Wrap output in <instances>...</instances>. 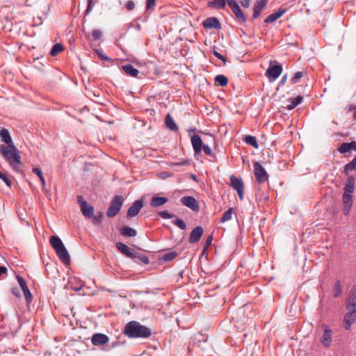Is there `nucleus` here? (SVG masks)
I'll return each mask as SVG.
<instances>
[{"label":"nucleus","instance_id":"obj_1","mask_svg":"<svg viewBox=\"0 0 356 356\" xmlns=\"http://www.w3.org/2000/svg\"><path fill=\"white\" fill-rule=\"evenodd\" d=\"M124 333L129 338H148L152 334V330L141 325L139 322L132 321L127 323Z\"/></svg>","mask_w":356,"mask_h":356},{"label":"nucleus","instance_id":"obj_2","mask_svg":"<svg viewBox=\"0 0 356 356\" xmlns=\"http://www.w3.org/2000/svg\"><path fill=\"white\" fill-rule=\"evenodd\" d=\"M0 154L8 161L14 170L17 172L19 171L21 156L15 145H0Z\"/></svg>","mask_w":356,"mask_h":356},{"label":"nucleus","instance_id":"obj_3","mask_svg":"<svg viewBox=\"0 0 356 356\" xmlns=\"http://www.w3.org/2000/svg\"><path fill=\"white\" fill-rule=\"evenodd\" d=\"M50 244L54 249L59 259L65 264L70 263V257L61 239L57 236L50 238Z\"/></svg>","mask_w":356,"mask_h":356},{"label":"nucleus","instance_id":"obj_4","mask_svg":"<svg viewBox=\"0 0 356 356\" xmlns=\"http://www.w3.org/2000/svg\"><path fill=\"white\" fill-rule=\"evenodd\" d=\"M355 190V181L353 179H348L344 187L343 194V212L347 215L353 205V193Z\"/></svg>","mask_w":356,"mask_h":356},{"label":"nucleus","instance_id":"obj_5","mask_svg":"<svg viewBox=\"0 0 356 356\" xmlns=\"http://www.w3.org/2000/svg\"><path fill=\"white\" fill-rule=\"evenodd\" d=\"M346 308L348 312L345 315L343 318L344 327L349 330L351 325L356 320V303L350 302L346 304Z\"/></svg>","mask_w":356,"mask_h":356},{"label":"nucleus","instance_id":"obj_6","mask_svg":"<svg viewBox=\"0 0 356 356\" xmlns=\"http://www.w3.org/2000/svg\"><path fill=\"white\" fill-rule=\"evenodd\" d=\"M123 204V198L121 195H115L111 200L106 215L109 218L115 216L120 211Z\"/></svg>","mask_w":356,"mask_h":356},{"label":"nucleus","instance_id":"obj_7","mask_svg":"<svg viewBox=\"0 0 356 356\" xmlns=\"http://www.w3.org/2000/svg\"><path fill=\"white\" fill-rule=\"evenodd\" d=\"M78 202L80 204L81 211L83 216L86 218H92L94 213V207L92 205L88 204L81 195L78 197Z\"/></svg>","mask_w":356,"mask_h":356},{"label":"nucleus","instance_id":"obj_8","mask_svg":"<svg viewBox=\"0 0 356 356\" xmlns=\"http://www.w3.org/2000/svg\"><path fill=\"white\" fill-rule=\"evenodd\" d=\"M254 173L259 183H264L268 179L266 170L258 162L254 164Z\"/></svg>","mask_w":356,"mask_h":356},{"label":"nucleus","instance_id":"obj_9","mask_svg":"<svg viewBox=\"0 0 356 356\" xmlns=\"http://www.w3.org/2000/svg\"><path fill=\"white\" fill-rule=\"evenodd\" d=\"M282 72V67L281 65H270L266 70L265 74L268 77L269 81L273 82L280 76Z\"/></svg>","mask_w":356,"mask_h":356},{"label":"nucleus","instance_id":"obj_10","mask_svg":"<svg viewBox=\"0 0 356 356\" xmlns=\"http://www.w3.org/2000/svg\"><path fill=\"white\" fill-rule=\"evenodd\" d=\"M231 186L236 191L238 195L241 200H243L244 195V184L241 178L232 176L230 177Z\"/></svg>","mask_w":356,"mask_h":356},{"label":"nucleus","instance_id":"obj_11","mask_svg":"<svg viewBox=\"0 0 356 356\" xmlns=\"http://www.w3.org/2000/svg\"><path fill=\"white\" fill-rule=\"evenodd\" d=\"M227 3L232 9V12L234 13L235 16L237 17V19L242 22H245L246 17L243 13L242 12V10H241L236 1L235 0H227Z\"/></svg>","mask_w":356,"mask_h":356},{"label":"nucleus","instance_id":"obj_12","mask_svg":"<svg viewBox=\"0 0 356 356\" xmlns=\"http://www.w3.org/2000/svg\"><path fill=\"white\" fill-rule=\"evenodd\" d=\"M180 202L193 211H198L200 210L198 202L192 196H184L181 198Z\"/></svg>","mask_w":356,"mask_h":356},{"label":"nucleus","instance_id":"obj_13","mask_svg":"<svg viewBox=\"0 0 356 356\" xmlns=\"http://www.w3.org/2000/svg\"><path fill=\"white\" fill-rule=\"evenodd\" d=\"M143 207V201L140 200H138L134 202L132 205L129 208L127 217L128 218H131L138 215L140 209Z\"/></svg>","mask_w":356,"mask_h":356},{"label":"nucleus","instance_id":"obj_14","mask_svg":"<svg viewBox=\"0 0 356 356\" xmlns=\"http://www.w3.org/2000/svg\"><path fill=\"white\" fill-rule=\"evenodd\" d=\"M192 147L194 151V155L200 154L202 152V147L203 146V141L200 136L194 134L191 138Z\"/></svg>","mask_w":356,"mask_h":356},{"label":"nucleus","instance_id":"obj_15","mask_svg":"<svg viewBox=\"0 0 356 356\" xmlns=\"http://www.w3.org/2000/svg\"><path fill=\"white\" fill-rule=\"evenodd\" d=\"M116 248L122 254L129 258L131 259L136 257L135 251L122 242H118L116 243Z\"/></svg>","mask_w":356,"mask_h":356},{"label":"nucleus","instance_id":"obj_16","mask_svg":"<svg viewBox=\"0 0 356 356\" xmlns=\"http://www.w3.org/2000/svg\"><path fill=\"white\" fill-rule=\"evenodd\" d=\"M108 341V337L102 333H95L91 338V342L94 346H102L107 343Z\"/></svg>","mask_w":356,"mask_h":356},{"label":"nucleus","instance_id":"obj_17","mask_svg":"<svg viewBox=\"0 0 356 356\" xmlns=\"http://www.w3.org/2000/svg\"><path fill=\"white\" fill-rule=\"evenodd\" d=\"M204 230L203 228L201 226H197L195 227L191 232L190 236H189V243H195L200 241L201 238L202 234H203Z\"/></svg>","mask_w":356,"mask_h":356},{"label":"nucleus","instance_id":"obj_18","mask_svg":"<svg viewBox=\"0 0 356 356\" xmlns=\"http://www.w3.org/2000/svg\"><path fill=\"white\" fill-rule=\"evenodd\" d=\"M324 332L321 339V342L325 347H329L332 342V330L325 325H323Z\"/></svg>","mask_w":356,"mask_h":356},{"label":"nucleus","instance_id":"obj_19","mask_svg":"<svg viewBox=\"0 0 356 356\" xmlns=\"http://www.w3.org/2000/svg\"><path fill=\"white\" fill-rule=\"evenodd\" d=\"M202 25L205 29H220L221 28L220 23L218 19L216 17H209L206 19L203 22Z\"/></svg>","mask_w":356,"mask_h":356},{"label":"nucleus","instance_id":"obj_20","mask_svg":"<svg viewBox=\"0 0 356 356\" xmlns=\"http://www.w3.org/2000/svg\"><path fill=\"white\" fill-rule=\"evenodd\" d=\"M339 152L341 154L346 153L350 150L356 151V142L343 143L339 147Z\"/></svg>","mask_w":356,"mask_h":356},{"label":"nucleus","instance_id":"obj_21","mask_svg":"<svg viewBox=\"0 0 356 356\" xmlns=\"http://www.w3.org/2000/svg\"><path fill=\"white\" fill-rule=\"evenodd\" d=\"M286 12L285 9L280 8L277 12L270 14L269 16H268L265 20V23H272L275 21H276L278 18L282 17Z\"/></svg>","mask_w":356,"mask_h":356},{"label":"nucleus","instance_id":"obj_22","mask_svg":"<svg viewBox=\"0 0 356 356\" xmlns=\"http://www.w3.org/2000/svg\"><path fill=\"white\" fill-rule=\"evenodd\" d=\"M0 137L2 142L7 144V145H14L10 134L8 129H2L0 130Z\"/></svg>","mask_w":356,"mask_h":356},{"label":"nucleus","instance_id":"obj_23","mask_svg":"<svg viewBox=\"0 0 356 356\" xmlns=\"http://www.w3.org/2000/svg\"><path fill=\"white\" fill-rule=\"evenodd\" d=\"M168 199L165 197H153L150 201V205L152 207H159L167 203Z\"/></svg>","mask_w":356,"mask_h":356},{"label":"nucleus","instance_id":"obj_24","mask_svg":"<svg viewBox=\"0 0 356 356\" xmlns=\"http://www.w3.org/2000/svg\"><path fill=\"white\" fill-rule=\"evenodd\" d=\"M122 69L124 73L132 77L137 76L139 73V71L130 64L123 65Z\"/></svg>","mask_w":356,"mask_h":356},{"label":"nucleus","instance_id":"obj_25","mask_svg":"<svg viewBox=\"0 0 356 356\" xmlns=\"http://www.w3.org/2000/svg\"><path fill=\"white\" fill-rule=\"evenodd\" d=\"M120 232L122 236L127 237H134L137 234L136 229L128 226L121 227Z\"/></svg>","mask_w":356,"mask_h":356},{"label":"nucleus","instance_id":"obj_26","mask_svg":"<svg viewBox=\"0 0 356 356\" xmlns=\"http://www.w3.org/2000/svg\"><path fill=\"white\" fill-rule=\"evenodd\" d=\"M165 124L166 127L171 131L178 130V126L177 125L174 119L170 114H168L165 117Z\"/></svg>","mask_w":356,"mask_h":356},{"label":"nucleus","instance_id":"obj_27","mask_svg":"<svg viewBox=\"0 0 356 356\" xmlns=\"http://www.w3.org/2000/svg\"><path fill=\"white\" fill-rule=\"evenodd\" d=\"M227 0H213L208 3V6L211 8L218 9H223L226 6Z\"/></svg>","mask_w":356,"mask_h":356},{"label":"nucleus","instance_id":"obj_28","mask_svg":"<svg viewBox=\"0 0 356 356\" xmlns=\"http://www.w3.org/2000/svg\"><path fill=\"white\" fill-rule=\"evenodd\" d=\"M244 141L247 144L252 146L255 149L259 148V144L257 143V140L256 137H254V136H252L250 135L246 136L244 138Z\"/></svg>","mask_w":356,"mask_h":356},{"label":"nucleus","instance_id":"obj_29","mask_svg":"<svg viewBox=\"0 0 356 356\" xmlns=\"http://www.w3.org/2000/svg\"><path fill=\"white\" fill-rule=\"evenodd\" d=\"M342 293V286L340 280L337 281L334 283L333 288V296L334 298H338L341 296Z\"/></svg>","mask_w":356,"mask_h":356},{"label":"nucleus","instance_id":"obj_30","mask_svg":"<svg viewBox=\"0 0 356 356\" xmlns=\"http://www.w3.org/2000/svg\"><path fill=\"white\" fill-rule=\"evenodd\" d=\"M302 97L297 96L295 99H291L290 104L286 106L288 110H292L295 108L298 104L302 102Z\"/></svg>","mask_w":356,"mask_h":356},{"label":"nucleus","instance_id":"obj_31","mask_svg":"<svg viewBox=\"0 0 356 356\" xmlns=\"http://www.w3.org/2000/svg\"><path fill=\"white\" fill-rule=\"evenodd\" d=\"M215 81L220 86H225L228 83V79L225 75L219 74L215 77Z\"/></svg>","mask_w":356,"mask_h":356},{"label":"nucleus","instance_id":"obj_32","mask_svg":"<svg viewBox=\"0 0 356 356\" xmlns=\"http://www.w3.org/2000/svg\"><path fill=\"white\" fill-rule=\"evenodd\" d=\"M133 259H134V261L136 262L140 261L145 264H147L149 262V258L147 255L137 254L136 252V257H134Z\"/></svg>","mask_w":356,"mask_h":356},{"label":"nucleus","instance_id":"obj_33","mask_svg":"<svg viewBox=\"0 0 356 356\" xmlns=\"http://www.w3.org/2000/svg\"><path fill=\"white\" fill-rule=\"evenodd\" d=\"M63 46L61 44L57 43L54 44L50 51V54L52 56H56L58 53L63 50Z\"/></svg>","mask_w":356,"mask_h":356},{"label":"nucleus","instance_id":"obj_34","mask_svg":"<svg viewBox=\"0 0 356 356\" xmlns=\"http://www.w3.org/2000/svg\"><path fill=\"white\" fill-rule=\"evenodd\" d=\"M356 168V156L354 159L348 163H347L344 167V170L346 172H350Z\"/></svg>","mask_w":356,"mask_h":356},{"label":"nucleus","instance_id":"obj_35","mask_svg":"<svg viewBox=\"0 0 356 356\" xmlns=\"http://www.w3.org/2000/svg\"><path fill=\"white\" fill-rule=\"evenodd\" d=\"M232 216V209H229L227 211H226L222 216L220 218L221 222H225L226 221H228L231 220Z\"/></svg>","mask_w":356,"mask_h":356},{"label":"nucleus","instance_id":"obj_36","mask_svg":"<svg viewBox=\"0 0 356 356\" xmlns=\"http://www.w3.org/2000/svg\"><path fill=\"white\" fill-rule=\"evenodd\" d=\"M33 172L38 175L42 186H44L46 184V182H45V179L44 178V177H43L42 170L38 168H33Z\"/></svg>","mask_w":356,"mask_h":356},{"label":"nucleus","instance_id":"obj_37","mask_svg":"<svg viewBox=\"0 0 356 356\" xmlns=\"http://www.w3.org/2000/svg\"><path fill=\"white\" fill-rule=\"evenodd\" d=\"M268 0H257L254 5V8L262 10L266 6Z\"/></svg>","mask_w":356,"mask_h":356},{"label":"nucleus","instance_id":"obj_38","mask_svg":"<svg viewBox=\"0 0 356 356\" xmlns=\"http://www.w3.org/2000/svg\"><path fill=\"white\" fill-rule=\"evenodd\" d=\"M177 256V253L175 252H168L163 256V260L165 261H170L174 259Z\"/></svg>","mask_w":356,"mask_h":356},{"label":"nucleus","instance_id":"obj_39","mask_svg":"<svg viewBox=\"0 0 356 356\" xmlns=\"http://www.w3.org/2000/svg\"><path fill=\"white\" fill-rule=\"evenodd\" d=\"M102 217H103L102 213H99L96 215L93 214L92 217L93 224H95V225L101 224L102 220Z\"/></svg>","mask_w":356,"mask_h":356},{"label":"nucleus","instance_id":"obj_40","mask_svg":"<svg viewBox=\"0 0 356 356\" xmlns=\"http://www.w3.org/2000/svg\"><path fill=\"white\" fill-rule=\"evenodd\" d=\"M173 224L175 225H176L177 227H178L179 229H186V223L184 222V221L181 219H176L175 220L173 221Z\"/></svg>","mask_w":356,"mask_h":356},{"label":"nucleus","instance_id":"obj_41","mask_svg":"<svg viewBox=\"0 0 356 356\" xmlns=\"http://www.w3.org/2000/svg\"><path fill=\"white\" fill-rule=\"evenodd\" d=\"M22 291L24 293V297H25L27 302H31L32 301V295H31L28 286L26 287V289L25 288L24 289H22Z\"/></svg>","mask_w":356,"mask_h":356},{"label":"nucleus","instance_id":"obj_42","mask_svg":"<svg viewBox=\"0 0 356 356\" xmlns=\"http://www.w3.org/2000/svg\"><path fill=\"white\" fill-rule=\"evenodd\" d=\"M22 291L24 293V297H25L27 302H31L32 301V295H31L28 286L26 287V289L25 288L24 289H22Z\"/></svg>","mask_w":356,"mask_h":356},{"label":"nucleus","instance_id":"obj_43","mask_svg":"<svg viewBox=\"0 0 356 356\" xmlns=\"http://www.w3.org/2000/svg\"><path fill=\"white\" fill-rule=\"evenodd\" d=\"M355 298H356V289H352L350 291L349 293V297L348 299L347 303H350V302H353L355 303Z\"/></svg>","mask_w":356,"mask_h":356},{"label":"nucleus","instance_id":"obj_44","mask_svg":"<svg viewBox=\"0 0 356 356\" xmlns=\"http://www.w3.org/2000/svg\"><path fill=\"white\" fill-rule=\"evenodd\" d=\"M17 282H18L22 290L24 289L25 288L26 289V287H27L26 282L22 277H21L20 275H17Z\"/></svg>","mask_w":356,"mask_h":356},{"label":"nucleus","instance_id":"obj_45","mask_svg":"<svg viewBox=\"0 0 356 356\" xmlns=\"http://www.w3.org/2000/svg\"><path fill=\"white\" fill-rule=\"evenodd\" d=\"M302 75H303L302 72H296L291 79L292 83H297L302 77Z\"/></svg>","mask_w":356,"mask_h":356},{"label":"nucleus","instance_id":"obj_46","mask_svg":"<svg viewBox=\"0 0 356 356\" xmlns=\"http://www.w3.org/2000/svg\"><path fill=\"white\" fill-rule=\"evenodd\" d=\"M159 216L164 219H170L174 216L172 214L170 213L167 211H162L159 212Z\"/></svg>","mask_w":356,"mask_h":356},{"label":"nucleus","instance_id":"obj_47","mask_svg":"<svg viewBox=\"0 0 356 356\" xmlns=\"http://www.w3.org/2000/svg\"><path fill=\"white\" fill-rule=\"evenodd\" d=\"M92 37L94 40H99L102 37V32L98 29H95L92 32Z\"/></svg>","mask_w":356,"mask_h":356},{"label":"nucleus","instance_id":"obj_48","mask_svg":"<svg viewBox=\"0 0 356 356\" xmlns=\"http://www.w3.org/2000/svg\"><path fill=\"white\" fill-rule=\"evenodd\" d=\"M202 150L204 151L205 154L208 156H214V154L212 153V151L208 145L204 144L203 146L202 147Z\"/></svg>","mask_w":356,"mask_h":356},{"label":"nucleus","instance_id":"obj_49","mask_svg":"<svg viewBox=\"0 0 356 356\" xmlns=\"http://www.w3.org/2000/svg\"><path fill=\"white\" fill-rule=\"evenodd\" d=\"M156 4V0H146V10H149L154 7Z\"/></svg>","mask_w":356,"mask_h":356},{"label":"nucleus","instance_id":"obj_50","mask_svg":"<svg viewBox=\"0 0 356 356\" xmlns=\"http://www.w3.org/2000/svg\"><path fill=\"white\" fill-rule=\"evenodd\" d=\"M213 55L220 59L224 63H226V58L225 56H223L221 54H220L218 51H216V50H213Z\"/></svg>","mask_w":356,"mask_h":356},{"label":"nucleus","instance_id":"obj_51","mask_svg":"<svg viewBox=\"0 0 356 356\" xmlns=\"http://www.w3.org/2000/svg\"><path fill=\"white\" fill-rule=\"evenodd\" d=\"M127 10H131L135 7V3L133 1H128L125 5Z\"/></svg>","mask_w":356,"mask_h":356},{"label":"nucleus","instance_id":"obj_52","mask_svg":"<svg viewBox=\"0 0 356 356\" xmlns=\"http://www.w3.org/2000/svg\"><path fill=\"white\" fill-rule=\"evenodd\" d=\"M99 57L102 59V60H110V58L106 56L105 54H104L102 51H100L99 50H97L96 51Z\"/></svg>","mask_w":356,"mask_h":356},{"label":"nucleus","instance_id":"obj_53","mask_svg":"<svg viewBox=\"0 0 356 356\" xmlns=\"http://www.w3.org/2000/svg\"><path fill=\"white\" fill-rule=\"evenodd\" d=\"M1 179L3 181V182L8 186H11V181L3 174L1 177H0Z\"/></svg>","mask_w":356,"mask_h":356},{"label":"nucleus","instance_id":"obj_54","mask_svg":"<svg viewBox=\"0 0 356 356\" xmlns=\"http://www.w3.org/2000/svg\"><path fill=\"white\" fill-rule=\"evenodd\" d=\"M92 10V0H88L86 13H88Z\"/></svg>","mask_w":356,"mask_h":356},{"label":"nucleus","instance_id":"obj_55","mask_svg":"<svg viewBox=\"0 0 356 356\" xmlns=\"http://www.w3.org/2000/svg\"><path fill=\"white\" fill-rule=\"evenodd\" d=\"M212 240H213V236L212 235H209L207 237V239H206V242H205V246L206 248L209 246L212 242Z\"/></svg>","mask_w":356,"mask_h":356},{"label":"nucleus","instance_id":"obj_56","mask_svg":"<svg viewBox=\"0 0 356 356\" xmlns=\"http://www.w3.org/2000/svg\"><path fill=\"white\" fill-rule=\"evenodd\" d=\"M251 0H242L241 5L245 8H248L250 5Z\"/></svg>","mask_w":356,"mask_h":356},{"label":"nucleus","instance_id":"obj_57","mask_svg":"<svg viewBox=\"0 0 356 356\" xmlns=\"http://www.w3.org/2000/svg\"><path fill=\"white\" fill-rule=\"evenodd\" d=\"M187 164H188V161H187V160H184L181 162H177V163H172L173 165H186Z\"/></svg>","mask_w":356,"mask_h":356},{"label":"nucleus","instance_id":"obj_58","mask_svg":"<svg viewBox=\"0 0 356 356\" xmlns=\"http://www.w3.org/2000/svg\"><path fill=\"white\" fill-rule=\"evenodd\" d=\"M12 293H13V295H15L17 297H19V296H20L19 291L17 288H13L12 289Z\"/></svg>","mask_w":356,"mask_h":356},{"label":"nucleus","instance_id":"obj_59","mask_svg":"<svg viewBox=\"0 0 356 356\" xmlns=\"http://www.w3.org/2000/svg\"><path fill=\"white\" fill-rule=\"evenodd\" d=\"M260 13H261V10L254 8V13H253L252 17L254 19L257 18L259 15Z\"/></svg>","mask_w":356,"mask_h":356},{"label":"nucleus","instance_id":"obj_60","mask_svg":"<svg viewBox=\"0 0 356 356\" xmlns=\"http://www.w3.org/2000/svg\"><path fill=\"white\" fill-rule=\"evenodd\" d=\"M287 76L286 75H284L280 82V84L284 85L286 83Z\"/></svg>","mask_w":356,"mask_h":356},{"label":"nucleus","instance_id":"obj_61","mask_svg":"<svg viewBox=\"0 0 356 356\" xmlns=\"http://www.w3.org/2000/svg\"><path fill=\"white\" fill-rule=\"evenodd\" d=\"M82 284L79 287L72 288L74 291H79L82 288Z\"/></svg>","mask_w":356,"mask_h":356},{"label":"nucleus","instance_id":"obj_62","mask_svg":"<svg viewBox=\"0 0 356 356\" xmlns=\"http://www.w3.org/2000/svg\"><path fill=\"white\" fill-rule=\"evenodd\" d=\"M209 136L211 138V140H212L213 142H215L214 137H213L212 135H210V134H209Z\"/></svg>","mask_w":356,"mask_h":356},{"label":"nucleus","instance_id":"obj_63","mask_svg":"<svg viewBox=\"0 0 356 356\" xmlns=\"http://www.w3.org/2000/svg\"><path fill=\"white\" fill-rule=\"evenodd\" d=\"M353 118H354L355 120H356V111L354 113Z\"/></svg>","mask_w":356,"mask_h":356},{"label":"nucleus","instance_id":"obj_64","mask_svg":"<svg viewBox=\"0 0 356 356\" xmlns=\"http://www.w3.org/2000/svg\"><path fill=\"white\" fill-rule=\"evenodd\" d=\"M2 175L3 174L0 172V177H1Z\"/></svg>","mask_w":356,"mask_h":356}]
</instances>
